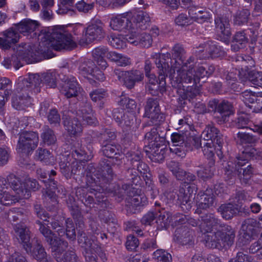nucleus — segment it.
Returning a JSON list of instances; mask_svg holds the SVG:
<instances>
[{
    "mask_svg": "<svg viewBox=\"0 0 262 262\" xmlns=\"http://www.w3.org/2000/svg\"><path fill=\"white\" fill-rule=\"evenodd\" d=\"M195 74L193 73V80L195 83L199 81L201 78H203L206 76L207 72L205 69L203 67H199L196 71H194Z\"/></svg>",
    "mask_w": 262,
    "mask_h": 262,
    "instance_id": "62",
    "label": "nucleus"
},
{
    "mask_svg": "<svg viewBox=\"0 0 262 262\" xmlns=\"http://www.w3.org/2000/svg\"><path fill=\"white\" fill-rule=\"evenodd\" d=\"M79 70L80 73L84 77L91 75L99 81H103L105 79L102 72L98 69L94 62L90 60L82 62L80 65Z\"/></svg>",
    "mask_w": 262,
    "mask_h": 262,
    "instance_id": "17",
    "label": "nucleus"
},
{
    "mask_svg": "<svg viewBox=\"0 0 262 262\" xmlns=\"http://www.w3.org/2000/svg\"><path fill=\"white\" fill-rule=\"evenodd\" d=\"M138 239L134 235H129L127 237L125 246L128 250H134L139 246Z\"/></svg>",
    "mask_w": 262,
    "mask_h": 262,
    "instance_id": "57",
    "label": "nucleus"
},
{
    "mask_svg": "<svg viewBox=\"0 0 262 262\" xmlns=\"http://www.w3.org/2000/svg\"><path fill=\"white\" fill-rule=\"evenodd\" d=\"M104 36L103 25L99 21L90 25L85 30V40L82 43H89L95 39H100Z\"/></svg>",
    "mask_w": 262,
    "mask_h": 262,
    "instance_id": "15",
    "label": "nucleus"
},
{
    "mask_svg": "<svg viewBox=\"0 0 262 262\" xmlns=\"http://www.w3.org/2000/svg\"><path fill=\"white\" fill-rule=\"evenodd\" d=\"M171 139L174 146H180L187 139V135L174 133L171 135Z\"/></svg>",
    "mask_w": 262,
    "mask_h": 262,
    "instance_id": "51",
    "label": "nucleus"
},
{
    "mask_svg": "<svg viewBox=\"0 0 262 262\" xmlns=\"http://www.w3.org/2000/svg\"><path fill=\"white\" fill-rule=\"evenodd\" d=\"M247 162V160L238 158L237 159L236 164L229 161L227 166L225 167V171L228 175L234 173L237 174L241 181L246 183L252 175V169L250 166H248L246 168H239V167L244 166Z\"/></svg>",
    "mask_w": 262,
    "mask_h": 262,
    "instance_id": "8",
    "label": "nucleus"
},
{
    "mask_svg": "<svg viewBox=\"0 0 262 262\" xmlns=\"http://www.w3.org/2000/svg\"><path fill=\"white\" fill-rule=\"evenodd\" d=\"M8 181L11 187L16 192L19 198H25L24 194V183H21L20 179L14 174H10L8 177Z\"/></svg>",
    "mask_w": 262,
    "mask_h": 262,
    "instance_id": "31",
    "label": "nucleus"
},
{
    "mask_svg": "<svg viewBox=\"0 0 262 262\" xmlns=\"http://www.w3.org/2000/svg\"><path fill=\"white\" fill-rule=\"evenodd\" d=\"M197 172L200 178L205 180L212 176L213 174V168L208 166L202 167L200 168Z\"/></svg>",
    "mask_w": 262,
    "mask_h": 262,
    "instance_id": "54",
    "label": "nucleus"
},
{
    "mask_svg": "<svg viewBox=\"0 0 262 262\" xmlns=\"http://www.w3.org/2000/svg\"><path fill=\"white\" fill-rule=\"evenodd\" d=\"M205 50L212 57H215L218 55L219 49L212 42H208L205 45Z\"/></svg>",
    "mask_w": 262,
    "mask_h": 262,
    "instance_id": "60",
    "label": "nucleus"
},
{
    "mask_svg": "<svg viewBox=\"0 0 262 262\" xmlns=\"http://www.w3.org/2000/svg\"><path fill=\"white\" fill-rule=\"evenodd\" d=\"M94 7V3L81 0L76 4V8L79 12L86 13L92 10Z\"/></svg>",
    "mask_w": 262,
    "mask_h": 262,
    "instance_id": "50",
    "label": "nucleus"
},
{
    "mask_svg": "<svg viewBox=\"0 0 262 262\" xmlns=\"http://www.w3.org/2000/svg\"><path fill=\"white\" fill-rule=\"evenodd\" d=\"M38 143V135L34 132L22 133L18 141L17 149L18 152L28 154L34 150Z\"/></svg>",
    "mask_w": 262,
    "mask_h": 262,
    "instance_id": "9",
    "label": "nucleus"
},
{
    "mask_svg": "<svg viewBox=\"0 0 262 262\" xmlns=\"http://www.w3.org/2000/svg\"><path fill=\"white\" fill-rule=\"evenodd\" d=\"M178 68H172L170 71V67L169 68V76L171 77L172 73L177 70V75L172 79V84L174 87L180 88L183 83H190L193 80V71L192 65L188 66L187 62L183 63L181 65H177Z\"/></svg>",
    "mask_w": 262,
    "mask_h": 262,
    "instance_id": "7",
    "label": "nucleus"
},
{
    "mask_svg": "<svg viewBox=\"0 0 262 262\" xmlns=\"http://www.w3.org/2000/svg\"><path fill=\"white\" fill-rule=\"evenodd\" d=\"M144 117L150 119L151 122L157 125L164 121V115L160 113L158 101L153 99H149L145 107Z\"/></svg>",
    "mask_w": 262,
    "mask_h": 262,
    "instance_id": "12",
    "label": "nucleus"
},
{
    "mask_svg": "<svg viewBox=\"0 0 262 262\" xmlns=\"http://www.w3.org/2000/svg\"><path fill=\"white\" fill-rule=\"evenodd\" d=\"M41 138L44 143L48 145H51L55 143L56 141V138L53 131L48 127L45 128L41 135Z\"/></svg>",
    "mask_w": 262,
    "mask_h": 262,
    "instance_id": "49",
    "label": "nucleus"
},
{
    "mask_svg": "<svg viewBox=\"0 0 262 262\" xmlns=\"http://www.w3.org/2000/svg\"><path fill=\"white\" fill-rule=\"evenodd\" d=\"M200 231L203 233L210 232L213 229L217 231L204 237L205 246L210 248H220L233 244L235 233L233 229L227 225H221L213 214H206L201 217L199 224Z\"/></svg>",
    "mask_w": 262,
    "mask_h": 262,
    "instance_id": "1",
    "label": "nucleus"
},
{
    "mask_svg": "<svg viewBox=\"0 0 262 262\" xmlns=\"http://www.w3.org/2000/svg\"><path fill=\"white\" fill-rule=\"evenodd\" d=\"M36 156L38 160L46 164H52L54 162L53 156L46 149H38L36 151Z\"/></svg>",
    "mask_w": 262,
    "mask_h": 262,
    "instance_id": "39",
    "label": "nucleus"
},
{
    "mask_svg": "<svg viewBox=\"0 0 262 262\" xmlns=\"http://www.w3.org/2000/svg\"><path fill=\"white\" fill-rule=\"evenodd\" d=\"M42 80L38 74H29L27 77H19L16 88V92L12 99L13 106L16 110H23L31 103V98L29 96V89L36 88V91H39L38 87Z\"/></svg>",
    "mask_w": 262,
    "mask_h": 262,
    "instance_id": "3",
    "label": "nucleus"
},
{
    "mask_svg": "<svg viewBox=\"0 0 262 262\" xmlns=\"http://www.w3.org/2000/svg\"><path fill=\"white\" fill-rule=\"evenodd\" d=\"M38 188V184L35 179H31L28 178L25 180L24 183V194H25L26 197L24 199H27L30 196V190H35Z\"/></svg>",
    "mask_w": 262,
    "mask_h": 262,
    "instance_id": "42",
    "label": "nucleus"
},
{
    "mask_svg": "<svg viewBox=\"0 0 262 262\" xmlns=\"http://www.w3.org/2000/svg\"><path fill=\"white\" fill-rule=\"evenodd\" d=\"M126 37L124 38L122 35H113L109 39L110 45L116 49H123L126 47Z\"/></svg>",
    "mask_w": 262,
    "mask_h": 262,
    "instance_id": "44",
    "label": "nucleus"
},
{
    "mask_svg": "<svg viewBox=\"0 0 262 262\" xmlns=\"http://www.w3.org/2000/svg\"><path fill=\"white\" fill-rule=\"evenodd\" d=\"M133 17V26L135 27L134 30L139 29L144 30L147 28L150 18L148 14L144 11H139L135 13Z\"/></svg>",
    "mask_w": 262,
    "mask_h": 262,
    "instance_id": "23",
    "label": "nucleus"
},
{
    "mask_svg": "<svg viewBox=\"0 0 262 262\" xmlns=\"http://www.w3.org/2000/svg\"><path fill=\"white\" fill-rule=\"evenodd\" d=\"M58 75L56 72H50L42 75L41 78L42 81L49 88H54L57 85V78Z\"/></svg>",
    "mask_w": 262,
    "mask_h": 262,
    "instance_id": "40",
    "label": "nucleus"
},
{
    "mask_svg": "<svg viewBox=\"0 0 262 262\" xmlns=\"http://www.w3.org/2000/svg\"><path fill=\"white\" fill-rule=\"evenodd\" d=\"M58 9L57 13L60 14H64L70 11L73 6L74 0H59Z\"/></svg>",
    "mask_w": 262,
    "mask_h": 262,
    "instance_id": "47",
    "label": "nucleus"
},
{
    "mask_svg": "<svg viewBox=\"0 0 262 262\" xmlns=\"http://www.w3.org/2000/svg\"><path fill=\"white\" fill-rule=\"evenodd\" d=\"M79 118H82L88 124L93 125L97 123L96 118L94 116L91 105L89 103L83 104L77 112Z\"/></svg>",
    "mask_w": 262,
    "mask_h": 262,
    "instance_id": "25",
    "label": "nucleus"
},
{
    "mask_svg": "<svg viewBox=\"0 0 262 262\" xmlns=\"http://www.w3.org/2000/svg\"><path fill=\"white\" fill-rule=\"evenodd\" d=\"M126 155L127 157H130V161L134 163V162H136L137 163V165H134V166H136L138 171L142 172L140 168V167H143V169L146 170V169L147 167V165L145 163L140 162L141 157L139 153L137 152L133 154L127 153Z\"/></svg>",
    "mask_w": 262,
    "mask_h": 262,
    "instance_id": "52",
    "label": "nucleus"
},
{
    "mask_svg": "<svg viewBox=\"0 0 262 262\" xmlns=\"http://www.w3.org/2000/svg\"><path fill=\"white\" fill-rule=\"evenodd\" d=\"M131 15V14L128 13L126 16L119 15L112 18L110 23V27L115 30L127 29L130 33L132 32V31L134 30L135 27L133 26L132 21L129 20Z\"/></svg>",
    "mask_w": 262,
    "mask_h": 262,
    "instance_id": "18",
    "label": "nucleus"
},
{
    "mask_svg": "<svg viewBox=\"0 0 262 262\" xmlns=\"http://www.w3.org/2000/svg\"><path fill=\"white\" fill-rule=\"evenodd\" d=\"M218 210L222 217L226 220L230 219L238 211L237 207L231 204H223L219 207Z\"/></svg>",
    "mask_w": 262,
    "mask_h": 262,
    "instance_id": "33",
    "label": "nucleus"
},
{
    "mask_svg": "<svg viewBox=\"0 0 262 262\" xmlns=\"http://www.w3.org/2000/svg\"><path fill=\"white\" fill-rule=\"evenodd\" d=\"M126 40L131 44L144 48L149 47L152 43L151 36L144 32L140 33L139 30L132 31L126 35Z\"/></svg>",
    "mask_w": 262,
    "mask_h": 262,
    "instance_id": "14",
    "label": "nucleus"
},
{
    "mask_svg": "<svg viewBox=\"0 0 262 262\" xmlns=\"http://www.w3.org/2000/svg\"><path fill=\"white\" fill-rule=\"evenodd\" d=\"M247 78L254 87L262 88V72L250 71L248 73Z\"/></svg>",
    "mask_w": 262,
    "mask_h": 262,
    "instance_id": "38",
    "label": "nucleus"
},
{
    "mask_svg": "<svg viewBox=\"0 0 262 262\" xmlns=\"http://www.w3.org/2000/svg\"><path fill=\"white\" fill-rule=\"evenodd\" d=\"M63 124L65 129L71 136H79L82 130V126L78 118H69L63 117Z\"/></svg>",
    "mask_w": 262,
    "mask_h": 262,
    "instance_id": "22",
    "label": "nucleus"
},
{
    "mask_svg": "<svg viewBox=\"0 0 262 262\" xmlns=\"http://www.w3.org/2000/svg\"><path fill=\"white\" fill-rule=\"evenodd\" d=\"M32 254L39 262H49L44 249L38 244Z\"/></svg>",
    "mask_w": 262,
    "mask_h": 262,
    "instance_id": "45",
    "label": "nucleus"
},
{
    "mask_svg": "<svg viewBox=\"0 0 262 262\" xmlns=\"http://www.w3.org/2000/svg\"><path fill=\"white\" fill-rule=\"evenodd\" d=\"M215 29L219 37L223 42L228 44L229 42L231 31L229 19L226 17L215 18Z\"/></svg>",
    "mask_w": 262,
    "mask_h": 262,
    "instance_id": "13",
    "label": "nucleus"
},
{
    "mask_svg": "<svg viewBox=\"0 0 262 262\" xmlns=\"http://www.w3.org/2000/svg\"><path fill=\"white\" fill-rule=\"evenodd\" d=\"M80 90V88L74 78L65 80L60 88V92L67 98L76 96Z\"/></svg>",
    "mask_w": 262,
    "mask_h": 262,
    "instance_id": "20",
    "label": "nucleus"
},
{
    "mask_svg": "<svg viewBox=\"0 0 262 262\" xmlns=\"http://www.w3.org/2000/svg\"><path fill=\"white\" fill-rule=\"evenodd\" d=\"M37 22L31 19H26L21 20L16 26V29L19 33L26 35L34 31L37 27Z\"/></svg>",
    "mask_w": 262,
    "mask_h": 262,
    "instance_id": "29",
    "label": "nucleus"
},
{
    "mask_svg": "<svg viewBox=\"0 0 262 262\" xmlns=\"http://www.w3.org/2000/svg\"><path fill=\"white\" fill-rule=\"evenodd\" d=\"M219 131L212 125H207L202 134V138L207 141L215 140L219 137Z\"/></svg>",
    "mask_w": 262,
    "mask_h": 262,
    "instance_id": "35",
    "label": "nucleus"
},
{
    "mask_svg": "<svg viewBox=\"0 0 262 262\" xmlns=\"http://www.w3.org/2000/svg\"><path fill=\"white\" fill-rule=\"evenodd\" d=\"M153 259L155 262H170L171 255L162 249H158L153 253Z\"/></svg>",
    "mask_w": 262,
    "mask_h": 262,
    "instance_id": "41",
    "label": "nucleus"
},
{
    "mask_svg": "<svg viewBox=\"0 0 262 262\" xmlns=\"http://www.w3.org/2000/svg\"><path fill=\"white\" fill-rule=\"evenodd\" d=\"M168 167L177 179L182 180L183 179L184 171L179 167V163L174 161H171L168 163Z\"/></svg>",
    "mask_w": 262,
    "mask_h": 262,
    "instance_id": "48",
    "label": "nucleus"
},
{
    "mask_svg": "<svg viewBox=\"0 0 262 262\" xmlns=\"http://www.w3.org/2000/svg\"><path fill=\"white\" fill-rule=\"evenodd\" d=\"M184 52V50L181 46L177 45L174 46L172 54V56L176 58L174 60L175 63L170 67V71L172 68H178L177 65L180 66L184 63L182 59Z\"/></svg>",
    "mask_w": 262,
    "mask_h": 262,
    "instance_id": "36",
    "label": "nucleus"
},
{
    "mask_svg": "<svg viewBox=\"0 0 262 262\" xmlns=\"http://www.w3.org/2000/svg\"><path fill=\"white\" fill-rule=\"evenodd\" d=\"M177 196H178V194L177 195ZM176 198V194L173 191H170V192H165L164 194V195L162 196V199L166 203H170L173 202ZM178 197H177V200L180 201L178 199ZM181 204L180 202H179ZM183 205H184L183 204Z\"/></svg>",
    "mask_w": 262,
    "mask_h": 262,
    "instance_id": "64",
    "label": "nucleus"
},
{
    "mask_svg": "<svg viewBox=\"0 0 262 262\" xmlns=\"http://www.w3.org/2000/svg\"><path fill=\"white\" fill-rule=\"evenodd\" d=\"M250 11L248 9H244L237 12L234 17V22L235 24L241 25L247 23Z\"/></svg>",
    "mask_w": 262,
    "mask_h": 262,
    "instance_id": "46",
    "label": "nucleus"
},
{
    "mask_svg": "<svg viewBox=\"0 0 262 262\" xmlns=\"http://www.w3.org/2000/svg\"><path fill=\"white\" fill-rule=\"evenodd\" d=\"M243 233H241V236L238 239V242L242 243L243 245L248 244L251 241L252 238V231H251V227L248 229V231H245V226H243Z\"/></svg>",
    "mask_w": 262,
    "mask_h": 262,
    "instance_id": "56",
    "label": "nucleus"
},
{
    "mask_svg": "<svg viewBox=\"0 0 262 262\" xmlns=\"http://www.w3.org/2000/svg\"><path fill=\"white\" fill-rule=\"evenodd\" d=\"M107 53V49L104 47L96 48L92 51L93 57L101 69H105L107 67V63L104 59Z\"/></svg>",
    "mask_w": 262,
    "mask_h": 262,
    "instance_id": "27",
    "label": "nucleus"
},
{
    "mask_svg": "<svg viewBox=\"0 0 262 262\" xmlns=\"http://www.w3.org/2000/svg\"><path fill=\"white\" fill-rule=\"evenodd\" d=\"M114 73L118 80L123 82L128 89L133 88L136 82L142 81L144 78L143 74L138 70L124 71L120 69H115Z\"/></svg>",
    "mask_w": 262,
    "mask_h": 262,
    "instance_id": "11",
    "label": "nucleus"
},
{
    "mask_svg": "<svg viewBox=\"0 0 262 262\" xmlns=\"http://www.w3.org/2000/svg\"><path fill=\"white\" fill-rule=\"evenodd\" d=\"M49 46L56 50H71L76 47V43L62 27L57 26L52 30Z\"/></svg>",
    "mask_w": 262,
    "mask_h": 262,
    "instance_id": "6",
    "label": "nucleus"
},
{
    "mask_svg": "<svg viewBox=\"0 0 262 262\" xmlns=\"http://www.w3.org/2000/svg\"><path fill=\"white\" fill-rule=\"evenodd\" d=\"M18 31L13 29H8L3 32L5 38L0 37V47L3 49H8L13 43L17 42L19 39Z\"/></svg>",
    "mask_w": 262,
    "mask_h": 262,
    "instance_id": "21",
    "label": "nucleus"
},
{
    "mask_svg": "<svg viewBox=\"0 0 262 262\" xmlns=\"http://www.w3.org/2000/svg\"><path fill=\"white\" fill-rule=\"evenodd\" d=\"M48 120L50 123L58 124L60 120V116L56 110H52L48 116Z\"/></svg>",
    "mask_w": 262,
    "mask_h": 262,
    "instance_id": "63",
    "label": "nucleus"
},
{
    "mask_svg": "<svg viewBox=\"0 0 262 262\" xmlns=\"http://www.w3.org/2000/svg\"><path fill=\"white\" fill-rule=\"evenodd\" d=\"M17 235L20 238L23 246L27 252H31V247L29 243L30 241V232L29 230L23 225H17L14 227Z\"/></svg>",
    "mask_w": 262,
    "mask_h": 262,
    "instance_id": "26",
    "label": "nucleus"
},
{
    "mask_svg": "<svg viewBox=\"0 0 262 262\" xmlns=\"http://www.w3.org/2000/svg\"><path fill=\"white\" fill-rule=\"evenodd\" d=\"M145 142L147 143L146 151L150 158L157 162H162L165 158L166 152L164 146V139L160 137L156 128H153L145 135Z\"/></svg>",
    "mask_w": 262,
    "mask_h": 262,
    "instance_id": "5",
    "label": "nucleus"
},
{
    "mask_svg": "<svg viewBox=\"0 0 262 262\" xmlns=\"http://www.w3.org/2000/svg\"><path fill=\"white\" fill-rule=\"evenodd\" d=\"M241 97L245 104L253 112H258L262 109V96L256 95L251 91L245 90Z\"/></svg>",
    "mask_w": 262,
    "mask_h": 262,
    "instance_id": "16",
    "label": "nucleus"
},
{
    "mask_svg": "<svg viewBox=\"0 0 262 262\" xmlns=\"http://www.w3.org/2000/svg\"><path fill=\"white\" fill-rule=\"evenodd\" d=\"M102 151L103 154L107 157L113 158L115 156L119 153V149L116 145L111 143H103Z\"/></svg>",
    "mask_w": 262,
    "mask_h": 262,
    "instance_id": "43",
    "label": "nucleus"
},
{
    "mask_svg": "<svg viewBox=\"0 0 262 262\" xmlns=\"http://www.w3.org/2000/svg\"><path fill=\"white\" fill-rule=\"evenodd\" d=\"M189 14L192 19L199 23L207 21L210 18V15L208 12L196 8L190 9Z\"/></svg>",
    "mask_w": 262,
    "mask_h": 262,
    "instance_id": "34",
    "label": "nucleus"
},
{
    "mask_svg": "<svg viewBox=\"0 0 262 262\" xmlns=\"http://www.w3.org/2000/svg\"><path fill=\"white\" fill-rule=\"evenodd\" d=\"M67 224L66 235L68 238L74 239L76 237V233L72 221L69 219L66 221Z\"/></svg>",
    "mask_w": 262,
    "mask_h": 262,
    "instance_id": "58",
    "label": "nucleus"
},
{
    "mask_svg": "<svg viewBox=\"0 0 262 262\" xmlns=\"http://www.w3.org/2000/svg\"><path fill=\"white\" fill-rule=\"evenodd\" d=\"M120 105L128 111L133 112L136 108V104L134 100L127 97H123L119 102Z\"/></svg>",
    "mask_w": 262,
    "mask_h": 262,
    "instance_id": "53",
    "label": "nucleus"
},
{
    "mask_svg": "<svg viewBox=\"0 0 262 262\" xmlns=\"http://www.w3.org/2000/svg\"><path fill=\"white\" fill-rule=\"evenodd\" d=\"M214 144L212 141H207L204 144L203 151L204 155L208 159L212 158L214 156Z\"/></svg>",
    "mask_w": 262,
    "mask_h": 262,
    "instance_id": "55",
    "label": "nucleus"
},
{
    "mask_svg": "<svg viewBox=\"0 0 262 262\" xmlns=\"http://www.w3.org/2000/svg\"><path fill=\"white\" fill-rule=\"evenodd\" d=\"M247 43V38L244 32H237L234 38V44L232 45V50L236 51L243 48Z\"/></svg>",
    "mask_w": 262,
    "mask_h": 262,
    "instance_id": "37",
    "label": "nucleus"
},
{
    "mask_svg": "<svg viewBox=\"0 0 262 262\" xmlns=\"http://www.w3.org/2000/svg\"><path fill=\"white\" fill-rule=\"evenodd\" d=\"M176 24L180 26H184L191 24V19L186 14H181L175 19Z\"/></svg>",
    "mask_w": 262,
    "mask_h": 262,
    "instance_id": "61",
    "label": "nucleus"
},
{
    "mask_svg": "<svg viewBox=\"0 0 262 262\" xmlns=\"http://www.w3.org/2000/svg\"><path fill=\"white\" fill-rule=\"evenodd\" d=\"M20 199L18 196H15L9 191H2L0 192V204H1L2 211L4 206H9L13 205Z\"/></svg>",
    "mask_w": 262,
    "mask_h": 262,
    "instance_id": "32",
    "label": "nucleus"
},
{
    "mask_svg": "<svg viewBox=\"0 0 262 262\" xmlns=\"http://www.w3.org/2000/svg\"><path fill=\"white\" fill-rule=\"evenodd\" d=\"M216 112L220 114L217 117L222 118V120H219V122H225L227 118L233 113V106L228 101H223L217 105Z\"/></svg>",
    "mask_w": 262,
    "mask_h": 262,
    "instance_id": "28",
    "label": "nucleus"
},
{
    "mask_svg": "<svg viewBox=\"0 0 262 262\" xmlns=\"http://www.w3.org/2000/svg\"><path fill=\"white\" fill-rule=\"evenodd\" d=\"M90 95L93 101L97 102L100 101L106 96V93L102 89L96 90L92 92Z\"/></svg>",
    "mask_w": 262,
    "mask_h": 262,
    "instance_id": "59",
    "label": "nucleus"
},
{
    "mask_svg": "<svg viewBox=\"0 0 262 262\" xmlns=\"http://www.w3.org/2000/svg\"><path fill=\"white\" fill-rule=\"evenodd\" d=\"M31 48L26 43H22L17 46L14 48L17 58L19 60H24L27 63H31L34 62L32 58V52Z\"/></svg>",
    "mask_w": 262,
    "mask_h": 262,
    "instance_id": "24",
    "label": "nucleus"
},
{
    "mask_svg": "<svg viewBox=\"0 0 262 262\" xmlns=\"http://www.w3.org/2000/svg\"><path fill=\"white\" fill-rule=\"evenodd\" d=\"M107 57L110 60L115 62L120 67H125L130 64L131 60L127 56L116 52H110L107 54Z\"/></svg>",
    "mask_w": 262,
    "mask_h": 262,
    "instance_id": "30",
    "label": "nucleus"
},
{
    "mask_svg": "<svg viewBox=\"0 0 262 262\" xmlns=\"http://www.w3.org/2000/svg\"><path fill=\"white\" fill-rule=\"evenodd\" d=\"M35 212L38 217L43 220V222L37 221L36 223L40 226L39 230L45 237L47 242L52 246L53 255L57 262H77L75 253L73 251L64 252V250L68 247V243L58 239L54 236L51 230L45 226L47 221V214L45 212L40 205L36 204L34 206Z\"/></svg>",
    "mask_w": 262,
    "mask_h": 262,
    "instance_id": "2",
    "label": "nucleus"
},
{
    "mask_svg": "<svg viewBox=\"0 0 262 262\" xmlns=\"http://www.w3.org/2000/svg\"><path fill=\"white\" fill-rule=\"evenodd\" d=\"M214 200L213 190L211 188L200 192L196 196V211L200 213V209H206L212 206Z\"/></svg>",
    "mask_w": 262,
    "mask_h": 262,
    "instance_id": "19",
    "label": "nucleus"
},
{
    "mask_svg": "<svg viewBox=\"0 0 262 262\" xmlns=\"http://www.w3.org/2000/svg\"><path fill=\"white\" fill-rule=\"evenodd\" d=\"M151 57L155 59V63L159 69V81H158L154 74L147 76L148 78V88L152 95H156L158 90L161 93L166 91L165 76L169 73V66L165 62L163 55L160 53H154Z\"/></svg>",
    "mask_w": 262,
    "mask_h": 262,
    "instance_id": "4",
    "label": "nucleus"
},
{
    "mask_svg": "<svg viewBox=\"0 0 262 262\" xmlns=\"http://www.w3.org/2000/svg\"><path fill=\"white\" fill-rule=\"evenodd\" d=\"M195 176L191 173H186L184 171V176L182 180H185L186 184L184 187L181 188L179 190V193L178 194V199L183 204H187L188 207H190V203L193 195L196 192V187L193 185L188 184L189 182L194 180Z\"/></svg>",
    "mask_w": 262,
    "mask_h": 262,
    "instance_id": "10",
    "label": "nucleus"
}]
</instances>
